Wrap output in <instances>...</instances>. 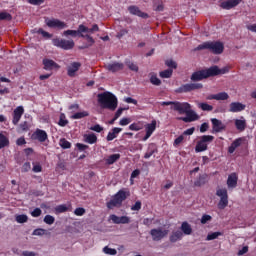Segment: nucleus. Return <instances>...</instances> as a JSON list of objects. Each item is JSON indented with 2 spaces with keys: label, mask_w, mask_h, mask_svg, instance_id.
I'll list each match as a JSON object with an SVG mask.
<instances>
[{
  "label": "nucleus",
  "mask_w": 256,
  "mask_h": 256,
  "mask_svg": "<svg viewBox=\"0 0 256 256\" xmlns=\"http://www.w3.org/2000/svg\"><path fill=\"white\" fill-rule=\"evenodd\" d=\"M68 210V208L65 205H59L56 207L57 213H65Z\"/></svg>",
  "instance_id": "nucleus-63"
},
{
  "label": "nucleus",
  "mask_w": 256,
  "mask_h": 256,
  "mask_svg": "<svg viewBox=\"0 0 256 256\" xmlns=\"http://www.w3.org/2000/svg\"><path fill=\"white\" fill-rule=\"evenodd\" d=\"M76 147H77L78 151H86V149H89L88 145L81 144V143H77Z\"/></svg>",
  "instance_id": "nucleus-62"
},
{
  "label": "nucleus",
  "mask_w": 256,
  "mask_h": 256,
  "mask_svg": "<svg viewBox=\"0 0 256 256\" xmlns=\"http://www.w3.org/2000/svg\"><path fill=\"white\" fill-rule=\"evenodd\" d=\"M211 123L213 133H221V131H225L226 129L225 124H223V122L217 118H212Z\"/></svg>",
  "instance_id": "nucleus-15"
},
{
  "label": "nucleus",
  "mask_w": 256,
  "mask_h": 256,
  "mask_svg": "<svg viewBox=\"0 0 256 256\" xmlns=\"http://www.w3.org/2000/svg\"><path fill=\"white\" fill-rule=\"evenodd\" d=\"M180 229L184 235H191L193 233V228H191V224L188 222H182Z\"/></svg>",
  "instance_id": "nucleus-29"
},
{
  "label": "nucleus",
  "mask_w": 256,
  "mask_h": 256,
  "mask_svg": "<svg viewBox=\"0 0 256 256\" xmlns=\"http://www.w3.org/2000/svg\"><path fill=\"white\" fill-rule=\"evenodd\" d=\"M141 201H136L134 205L131 206V211H141Z\"/></svg>",
  "instance_id": "nucleus-55"
},
{
  "label": "nucleus",
  "mask_w": 256,
  "mask_h": 256,
  "mask_svg": "<svg viewBox=\"0 0 256 256\" xmlns=\"http://www.w3.org/2000/svg\"><path fill=\"white\" fill-rule=\"evenodd\" d=\"M45 23L50 29H65L67 27L65 22L55 18L49 19L45 17Z\"/></svg>",
  "instance_id": "nucleus-10"
},
{
  "label": "nucleus",
  "mask_w": 256,
  "mask_h": 256,
  "mask_svg": "<svg viewBox=\"0 0 256 256\" xmlns=\"http://www.w3.org/2000/svg\"><path fill=\"white\" fill-rule=\"evenodd\" d=\"M74 214L78 217L85 215V208H76Z\"/></svg>",
  "instance_id": "nucleus-60"
},
{
  "label": "nucleus",
  "mask_w": 256,
  "mask_h": 256,
  "mask_svg": "<svg viewBox=\"0 0 256 256\" xmlns=\"http://www.w3.org/2000/svg\"><path fill=\"white\" fill-rule=\"evenodd\" d=\"M242 0H228V1H224L221 2L220 7L222 9H233L234 7H237V5H239V3H241Z\"/></svg>",
  "instance_id": "nucleus-21"
},
{
  "label": "nucleus",
  "mask_w": 256,
  "mask_h": 256,
  "mask_svg": "<svg viewBox=\"0 0 256 256\" xmlns=\"http://www.w3.org/2000/svg\"><path fill=\"white\" fill-rule=\"evenodd\" d=\"M157 127V121L153 120L151 124H147L146 126V135L143 138V141H147L151 135H153V131H155Z\"/></svg>",
  "instance_id": "nucleus-24"
},
{
  "label": "nucleus",
  "mask_w": 256,
  "mask_h": 256,
  "mask_svg": "<svg viewBox=\"0 0 256 256\" xmlns=\"http://www.w3.org/2000/svg\"><path fill=\"white\" fill-rule=\"evenodd\" d=\"M68 124H69V120H66L65 115L61 113L58 125H60V127H66Z\"/></svg>",
  "instance_id": "nucleus-43"
},
{
  "label": "nucleus",
  "mask_w": 256,
  "mask_h": 256,
  "mask_svg": "<svg viewBox=\"0 0 256 256\" xmlns=\"http://www.w3.org/2000/svg\"><path fill=\"white\" fill-rule=\"evenodd\" d=\"M83 137H84L85 143H89L90 145L97 143V135H95V133L84 134Z\"/></svg>",
  "instance_id": "nucleus-30"
},
{
  "label": "nucleus",
  "mask_w": 256,
  "mask_h": 256,
  "mask_svg": "<svg viewBox=\"0 0 256 256\" xmlns=\"http://www.w3.org/2000/svg\"><path fill=\"white\" fill-rule=\"evenodd\" d=\"M110 219L115 225H127L131 223V218L129 216H117L115 214L110 215Z\"/></svg>",
  "instance_id": "nucleus-13"
},
{
  "label": "nucleus",
  "mask_w": 256,
  "mask_h": 256,
  "mask_svg": "<svg viewBox=\"0 0 256 256\" xmlns=\"http://www.w3.org/2000/svg\"><path fill=\"white\" fill-rule=\"evenodd\" d=\"M120 131H123V129H121V128H113L112 131L109 132L107 137H106L107 141H113V139H116L117 134Z\"/></svg>",
  "instance_id": "nucleus-31"
},
{
  "label": "nucleus",
  "mask_w": 256,
  "mask_h": 256,
  "mask_svg": "<svg viewBox=\"0 0 256 256\" xmlns=\"http://www.w3.org/2000/svg\"><path fill=\"white\" fill-rule=\"evenodd\" d=\"M81 69V63L80 62H72L67 67V75L68 77H75L77 75V71Z\"/></svg>",
  "instance_id": "nucleus-16"
},
{
  "label": "nucleus",
  "mask_w": 256,
  "mask_h": 256,
  "mask_svg": "<svg viewBox=\"0 0 256 256\" xmlns=\"http://www.w3.org/2000/svg\"><path fill=\"white\" fill-rule=\"evenodd\" d=\"M13 19V16L7 12L0 13V21H11Z\"/></svg>",
  "instance_id": "nucleus-45"
},
{
  "label": "nucleus",
  "mask_w": 256,
  "mask_h": 256,
  "mask_svg": "<svg viewBox=\"0 0 256 256\" xmlns=\"http://www.w3.org/2000/svg\"><path fill=\"white\" fill-rule=\"evenodd\" d=\"M44 223H46V225H53V223H55V217L51 215H46L44 217Z\"/></svg>",
  "instance_id": "nucleus-47"
},
{
  "label": "nucleus",
  "mask_w": 256,
  "mask_h": 256,
  "mask_svg": "<svg viewBox=\"0 0 256 256\" xmlns=\"http://www.w3.org/2000/svg\"><path fill=\"white\" fill-rule=\"evenodd\" d=\"M32 171H34V173H41V171H43V167H41V164L34 162Z\"/></svg>",
  "instance_id": "nucleus-54"
},
{
  "label": "nucleus",
  "mask_w": 256,
  "mask_h": 256,
  "mask_svg": "<svg viewBox=\"0 0 256 256\" xmlns=\"http://www.w3.org/2000/svg\"><path fill=\"white\" fill-rule=\"evenodd\" d=\"M209 131V123L204 122L203 124H201L200 126V133H205Z\"/></svg>",
  "instance_id": "nucleus-59"
},
{
  "label": "nucleus",
  "mask_w": 256,
  "mask_h": 256,
  "mask_svg": "<svg viewBox=\"0 0 256 256\" xmlns=\"http://www.w3.org/2000/svg\"><path fill=\"white\" fill-rule=\"evenodd\" d=\"M162 107L171 105V109L173 111H177L180 115H185L189 109H191V104L187 102H179V101H168L161 102Z\"/></svg>",
  "instance_id": "nucleus-4"
},
{
  "label": "nucleus",
  "mask_w": 256,
  "mask_h": 256,
  "mask_svg": "<svg viewBox=\"0 0 256 256\" xmlns=\"http://www.w3.org/2000/svg\"><path fill=\"white\" fill-rule=\"evenodd\" d=\"M199 108L202 109V111H212L213 106L207 104V103H200Z\"/></svg>",
  "instance_id": "nucleus-48"
},
{
  "label": "nucleus",
  "mask_w": 256,
  "mask_h": 256,
  "mask_svg": "<svg viewBox=\"0 0 256 256\" xmlns=\"http://www.w3.org/2000/svg\"><path fill=\"white\" fill-rule=\"evenodd\" d=\"M150 75H151L150 83H152V85H156V86L161 85V80L159 78H157V74L152 73Z\"/></svg>",
  "instance_id": "nucleus-41"
},
{
  "label": "nucleus",
  "mask_w": 256,
  "mask_h": 256,
  "mask_svg": "<svg viewBox=\"0 0 256 256\" xmlns=\"http://www.w3.org/2000/svg\"><path fill=\"white\" fill-rule=\"evenodd\" d=\"M119 159H121V154H112L107 158L106 163L108 165H113V163H116Z\"/></svg>",
  "instance_id": "nucleus-35"
},
{
  "label": "nucleus",
  "mask_w": 256,
  "mask_h": 256,
  "mask_svg": "<svg viewBox=\"0 0 256 256\" xmlns=\"http://www.w3.org/2000/svg\"><path fill=\"white\" fill-rule=\"evenodd\" d=\"M154 153H157V147L155 144H150L148 151L144 155V159H149Z\"/></svg>",
  "instance_id": "nucleus-34"
},
{
  "label": "nucleus",
  "mask_w": 256,
  "mask_h": 256,
  "mask_svg": "<svg viewBox=\"0 0 256 256\" xmlns=\"http://www.w3.org/2000/svg\"><path fill=\"white\" fill-rule=\"evenodd\" d=\"M128 11L129 13H131V15H136L137 17H141L142 19H149V14L141 11V9H139V7L137 6H129Z\"/></svg>",
  "instance_id": "nucleus-17"
},
{
  "label": "nucleus",
  "mask_w": 256,
  "mask_h": 256,
  "mask_svg": "<svg viewBox=\"0 0 256 256\" xmlns=\"http://www.w3.org/2000/svg\"><path fill=\"white\" fill-rule=\"evenodd\" d=\"M37 33H39L40 35H42L43 37H45L46 39H51V37H53V35H51L49 32L43 30L42 28H39Z\"/></svg>",
  "instance_id": "nucleus-49"
},
{
  "label": "nucleus",
  "mask_w": 256,
  "mask_h": 256,
  "mask_svg": "<svg viewBox=\"0 0 256 256\" xmlns=\"http://www.w3.org/2000/svg\"><path fill=\"white\" fill-rule=\"evenodd\" d=\"M207 183L206 177L205 176H200L195 182L194 185L195 187H203Z\"/></svg>",
  "instance_id": "nucleus-38"
},
{
  "label": "nucleus",
  "mask_w": 256,
  "mask_h": 256,
  "mask_svg": "<svg viewBox=\"0 0 256 256\" xmlns=\"http://www.w3.org/2000/svg\"><path fill=\"white\" fill-rule=\"evenodd\" d=\"M183 239V233L181 230L172 231V234L169 237L170 243H177Z\"/></svg>",
  "instance_id": "nucleus-28"
},
{
  "label": "nucleus",
  "mask_w": 256,
  "mask_h": 256,
  "mask_svg": "<svg viewBox=\"0 0 256 256\" xmlns=\"http://www.w3.org/2000/svg\"><path fill=\"white\" fill-rule=\"evenodd\" d=\"M165 64L167 65V67H170L171 69H177V62L173 60H167Z\"/></svg>",
  "instance_id": "nucleus-58"
},
{
  "label": "nucleus",
  "mask_w": 256,
  "mask_h": 256,
  "mask_svg": "<svg viewBox=\"0 0 256 256\" xmlns=\"http://www.w3.org/2000/svg\"><path fill=\"white\" fill-rule=\"evenodd\" d=\"M59 145L62 149H71V142L67 141L65 138L60 139Z\"/></svg>",
  "instance_id": "nucleus-40"
},
{
  "label": "nucleus",
  "mask_w": 256,
  "mask_h": 256,
  "mask_svg": "<svg viewBox=\"0 0 256 256\" xmlns=\"http://www.w3.org/2000/svg\"><path fill=\"white\" fill-rule=\"evenodd\" d=\"M98 103H100L102 109H109L115 111L117 109V96L111 92L100 93L97 96Z\"/></svg>",
  "instance_id": "nucleus-1"
},
{
  "label": "nucleus",
  "mask_w": 256,
  "mask_h": 256,
  "mask_svg": "<svg viewBox=\"0 0 256 256\" xmlns=\"http://www.w3.org/2000/svg\"><path fill=\"white\" fill-rule=\"evenodd\" d=\"M103 252L106 253V255H115L117 253L115 249L109 248V246H105Z\"/></svg>",
  "instance_id": "nucleus-50"
},
{
  "label": "nucleus",
  "mask_w": 256,
  "mask_h": 256,
  "mask_svg": "<svg viewBox=\"0 0 256 256\" xmlns=\"http://www.w3.org/2000/svg\"><path fill=\"white\" fill-rule=\"evenodd\" d=\"M221 236V232H214L207 235V241H213V239H217V237Z\"/></svg>",
  "instance_id": "nucleus-52"
},
{
  "label": "nucleus",
  "mask_w": 256,
  "mask_h": 256,
  "mask_svg": "<svg viewBox=\"0 0 256 256\" xmlns=\"http://www.w3.org/2000/svg\"><path fill=\"white\" fill-rule=\"evenodd\" d=\"M126 65L128 67V69H130V71H134L135 73H137L139 71V66H137V64L128 61L126 62Z\"/></svg>",
  "instance_id": "nucleus-44"
},
{
  "label": "nucleus",
  "mask_w": 256,
  "mask_h": 256,
  "mask_svg": "<svg viewBox=\"0 0 256 256\" xmlns=\"http://www.w3.org/2000/svg\"><path fill=\"white\" fill-rule=\"evenodd\" d=\"M191 81L197 82V81H203V79H207V74L205 70H200L192 73L190 77Z\"/></svg>",
  "instance_id": "nucleus-22"
},
{
  "label": "nucleus",
  "mask_w": 256,
  "mask_h": 256,
  "mask_svg": "<svg viewBox=\"0 0 256 256\" xmlns=\"http://www.w3.org/2000/svg\"><path fill=\"white\" fill-rule=\"evenodd\" d=\"M230 113H239L240 111H245V104L240 102H232L229 108Z\"/></svg>",
  "instance_id": "nucleus-23"
},
{
  "label": "nucleus",
  "mask_w": 256,
  "mask_h": 256,
  "mask_svg": "<svg viewBox=\"0 0 256 256\" xmlns=\"http://www.w3.org/2000/svg\"><path fill=\"white\" fill-rule=\"evenodd\" d=\"M97 31H99V25L97 24H94L92 28H88L85 25L81 24L79 25V30H78V32L80 33H96Z\"/></svg>",
  "instance_id": "nucleus-27"
},
{
  "label": "nucleus",
  "mask_w": 256,
  "mask_h": 256,
  "mask_svg": "<svg viewBox=\"0 0 256 256\" xmlns=\"http://www.w3.org/2000/svg\"><path fill=\"white\" fill-rule=\"evenodd\" d=\"M204 71L207 79H209V77H217V75H225V73H229V68L220 69L219 66H212Z\"/></svg>",
  "instance_id": "nucleus-8"
},
{
  "label": "nucleus",
  "mask_w": 256,
  "mask_h": 256,
  "mask_svg": "<svg viewBox=\"0 0 256 256\" xmlns=\"http://www.w3.org/2000/svg\"><path fill=\"white\" fill-rule=\"evenodd\" d=\"M32 139L39 141L40 143H45V140L48 139L47 132L41 129H37L32 134Z\"/></svg>",
  "instance_id": "nucleus-18"
},
{
  "label": "nucleus",
  "mask_w": 256,
  "mask_h": 256,
  "mask_svg": "<svg viewBox=\"0 0 256 256\" xmlns=\"http://www.w3.org/2000/svg\"><path fill=\"white\" fill-rule=\"evenodd\" d=\"M243 143V138H238L234 142H232V146L237 149V147H241V144Z\"/></svg>",
  "instance_id": "nucleus-61"
},
{
  "label": "nucleus",
  "mask_w": 256,
  "mask_h": 256,
  "mask_svg": "<svg viewBox=\"0 0 256 256\" xmlns=\"http://www.w3.org/2000/svg\"><path fill=\"white\" fill-rule=\"evenodd\" d=\"M43 69L45 71H53V69H61V66L57 64V62L53 61L52 59L44 58L42 61Z\"/></svg>",
  "instance_id": "nucleus-14"
},
{
  "label": "nucleus",
  "mask_w": 256,
  "mask_h": 256,
  "mask_svg": "<svg viewBox=\"0 0 256 256\" xmlns=\"http://www.w3.org/2000/svg\"><path fill=\"white\" fill-rule=\"evenodd\" d=\"M238 179L239 178L237 177V173H231L228 176L227 185H228L229 189H235V187H237Z\"/></svg>",
  "instance_id": "nucleus-26"
},
{
  "label": "nucleus",
  "mask_w": 256,
  "mask_h": 256,
  "mask_svg": "<svg viewBox=\"0 0 256 256\" xmlns=\"http://www.w3.org/2000/svg\"><path fill=\"white\" fill-rule=\"evenodd\" d=\"M212 219H213V217H211V215L204 214L201 218V223H202V225H205V224L209 223V221H211Z\"/></svg>",
  "instance_id": "nucleus-51"
},
{
  "label": "nucleus",
  "mask_w": 256,
  "mask_h": 256,
  "mask_svg": "<svg viewBox=\"0 0 256 256\" xmlns=\"http://www.w3.org/2000/svg\"><path fill=\"white\" fill-rule=\"evenodd\" d=\"M235 127L238 131H245L247 128V122L245 120H235Z\"/></svg>",
  "instance_id": "nucleus-32"
},
{
  "label": "nucleus",
  "mask_w": 256,
  "mask_h": 256,
  "mask_svg": "<svg viewBox=\"0 0 256 256\" xmlns=\"http://www.w3.org/2000/svg\"><path fill=\"white\" fill-rule=\"evenodd\" d=\"M227 99H229V94L226 92L216 94V101H227Z\"/></svg>",
  "instance_id": "nucleus-42"
},
{
  "label": "nucleus",
  "mask_w": 256,
  "mask_h": 256,
  "mask_svg": "<svg viewBox=\"0 0 256 256\" xmlns=\"http://www.w3.org/2000/svg\"><path fill=\"white\" fill-rule=\"evenodd\" d=\"M249 252V246H244L241 250L238 251L237 255L241 256V255H245V253Z\"/></svg>",
  "instance_id": "nucleus-64"
},
{
  "label": "nucleus",
  "mask_w": 256,
  "mask_h": 256,
  "mask_svg": "<svg viewBox=\"0 0 256 256\" xmlns=\"http://www.w3.org/2000/svg\"><path fill=\"white\" fill-rule=\"evenodd\" d=\"M16 221H17V223H27V221H29V217H27V215H25V214L17 215Z\"/></svg>",
  "instance_id": "nucleus-46"
},
{
  "label": "nucleus",
  "mask_w": 256,
  "mask_h": 256,
  "mask_svg": "<svg viewBox=\"0 0 256 256\" xmlns=\"http://www.w3.org/2000/svg\"><path fill=\"white\" fill-rule=\"evenodd\" d=\"M9 147V138L0 132V149Z\"/></svg>",
  "instance_id": "nucleus-33"
},
{
  "label": "nucleus",
  "mask_w": 256,
  "mask_h": 256,
  "mask_svg": "<svg viewBox=\"0 0 256 256\" xmlns=\"http://www.w3.org/2000/svg\"><path fill=\"white\" fill-rule=\"evenodd\" d=\"M82 33H83V32H80V31H79V28H78V30H66V31H64L63 34H64L66 37L69 36V35H71V37H77V35H79V37H81Z\"/></svg>",
  "instance_id": "nucleus-36"
},
{
  "label": "nucleus",
  "mask_w": 256,
  "mask_h": 256,
  "mask_svg": "<svg viewBox=\"0 0 256 256\" xmlns=\"http://www.w3.org/2000/svg\"><path fill=\"white\" fill-rule=\"evenodd\" d=\"M214 140L215 137L211 135H203L198 137V141L195 146V152L203 153V151H207L209 143H213Z\"/></svg>",
  "instance_id": "nucleus-5"
},
{
  "label": "nucleus",
  "mask_w": 256,
  "mask_h": 256,
  "mask_svg": "<svg viewBox=\"0 0 256 256\" xmlns=\"http://www.w3.org/2000/svg\"><path fill=\"white\" fill-rule=\"evenodd\" d=\"M43 211H41V208H35L32 212L31 215L32 217H41V214Z\"/></svg>",
  "instance_id": "nucleus-57"
},
{
  "label": "nucleus",
  "mask_w": 256,
  "mask_h": 256,
  "mask_svg": "<svg viewBox=\"0 0 256 256\" xmlns=\"http://www.w3.org/2000/svg\"><path fill=\"white\" fill-rule=\"evenodd\" d=\"M46 232H47V230H45L43 228H37L33 231L32 235L43 236V235H45Z\"/></svg>",
  "instance_id": "nucleus-53"
},
{
  "label": "nucleus",
  "mask_w": 256,
  "mask_h": 256,
  "mask_svg": "<svg viewBox=\"0 0 256 256\" xmlns=\"http://www.w3.org/2000/svg\"><path fill=\"white\" fill-rule=\"evenodd\" d=\"M197 89H203L201 83L184 84L176 90V93H191V91H197Z\"/></svg>",
  "instance_id": "nucleus-9"
},
{
  "label": "nucleus",
  "mask_w": 256,
  "mask_h": 256,
  "mask_svg": "<svg viewBox=\"0 0 256 256\" xmlns=\"http://www.w3.org/2000/svg\"><path fill=\"white\" fill-rule=\"evenodd\" d=\"M23 113H25V109H23V106H18L14 112H13V120L12 123L14 125H17L19 121H21V117L23 116Z\"/></svg>",
  "instance_id": "nucleus-19"
},
{
  "label": "nucleus",
  "mask_w": 256,
  "mask_h": 256,
  "mask_svg": "<svg viewBox=\"0 0 256 256\" xmlns=\"http://www.w3.org/2000/svg\"><path fill=\"white\" fill-rule=\"evenodd\" d=\"M80 37H83L87 40V44H84L79 47V49H89V47H92L95 44V39L91 37L89 34H80Z\"/></svg>",
  "instance_id": "nucleus-25"
},
{
  "label": "nucleus",
  "mask_w": 256,
  "mask_h": 256,
  "mask_svg": "<svg viewBox=\"0 0 256 256\" xmlns=\"http://www.w3.org/2000/svg\"><path fill=\"white\" fill-rule=\"evenodd\" d=\"M131 196V192L126 189L119 190L112 199L107 202L106 206L108 209H115V207H122L123 201L127 199V197Z\"/></svg>",
  "instance_id": "nucleus-3"
},
{
  "label": "nucleus",
  "mask_w": 256,
  "mask_h": 256,
  "mask_svg": "<svg viewBox=\"0 0 256 256\" xmlns=\"http://www.w3.org/2000/svg\"><path fill=\"white\" fill-rule=\"evenodd\" d=\"M53 45H55V47H59L60 49H64V51H69L75 47V41L55 38L53 39Z\"/></svg>",
  "instance_id": "nucleus-7"
},
{
  "label": "nucleus",
  "mask_w": 256,
  "mask_h": 256,
  "mask_svg": "<svg viewBox=\"0 0 256 256\" xmlns=\"http://www.w3.org/2000/svg\"><path fill=\"white\" fill-rule=\"evenodd\" d=\"M186 117H179V121H184V123H192V121H199V116L195 111L189 109L185 113Z\"/></svg>",
  "instance_id": "nucleus-12"
},
{
  "label": "nucleus",
  "mask_w": 256,
  "mask_h": 256,
  "mask_svg": "<svg viewBox=\"0 0 256 256\" xmlns=\"http://www.w3.org/2000/svg\"><path fill=\"white\" fill-rule=\"evenodd\" d=\"M150 235L154 241H161V239H164V237H167V235H169V230L154 228L150 230Z\"/></svg>",
  "instance_id": "nucleus-11"
},
{
  "label": "nucleus",
  "mask_w": 256,
  "mask_h": 256,
  "mask_svg": "<svg viewBox=\"0 0 256 256\" xmlns=\"http://www.w3.org/2000/svg\"><path fill=\"white\" fill-rule=\"evenodd\" d=\"M172 75H173L172 69H167V70L160 72V77L162 79H169V78H171Z\"/></svg>",
  "instance_id": "nucleus-37"
},
{
  "label": "nucleus",
  "mask_w": 256,
  "mask_h": 256,
  "mask_svg": "<svg viewBox=\"0 0 256 256\" xmlns=\"http://www.w3.org/2000/svg\"><path fill=\"white\" fill-rule=\"evenodd\" d=\"M217 197H220V201L218 203V209H225L227 205H229V194L227 193L226 188H218L216 190Z\"/></svg>",
  "instance_id": "nucleus-6"
},
{
  "label": "nucleus",
  "mask_w": 256,
  "mask_h": 256,
  "mask_svg": "<svg viewBox=\"0 0 256 256\" xmlns=\"http://www.w3.org/2000/svg\"><path fill=\"white\" fill-rule=\"evenodd\" d=\"M204 49H207L213 55H221L225 51V44L221 41H207L198 45L194 51H203Z\"/></svg>",
  "instance_id": "nucleus-2"
},
{
  "label": "nucleus",
  "mask_w": 256,
  "mask_h": 256,
  "mask_svg": "<svg viewBox=\"0 0 256 256\" xmlns=\"http://www.w3.org/2000/svg\"><path fill=\"white\" fill-rule=\"evenodd\" d=\"M90 131H95L96 133H101L103 131V127L99 124L90 127Z\"/></svg>",
  "instance_id": "nucleus-56"
},
{
  "label": "nucleus",
  "mask_w": 256,
  "mask_h": 256,
  "mask_svg": "<svg viewBox=\"0 0 256 256\" xmlns=\"http://www.w3.org/2000/svg\"><path fill=\"white\" fill-rule=\"evenodd\" d=\"M83 117H89V112L87 111L77 112L71 116L72 119H83Z\"/></svg>",
  "instance_id": "nucleus-39"
},
{
  "label": "nucleus",
  "mask_w": 256,
  "mask_h": 256,
  "mask_svg": "<svg viewBox=\"0 0 256 256\" xmlns=\"http://www.w3.org/2000/svg\"><path fill=\"white\" fill-rule=\"evenodd\" d=\"M124 67L125 66L123 65V63H119V62L105 65V69H107V71H110L111 73H117V71H123Z\"/></svg>",
  "instance_id": "nucleus-20"
}]
</instances>
